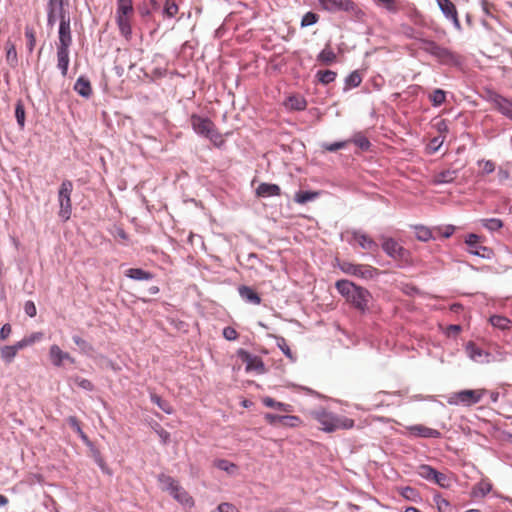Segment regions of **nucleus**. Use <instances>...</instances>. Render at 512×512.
<instances>
[{"mask_svg":"<svg viewBox=\"0 0 512 512\" xmlns=\"http://www.w3.org/2000/svg\"><path fill=\"white\" fill-rule=\"evenodd\" d=\"M309 416L319 424L320 430L327 433L352 429L355 424L353 419L337 415L324 407L309 411Z\"/></svg>","mask_w":512,"mask_h":512,"instance_id":"obj_1","label":"nucleus"},{"mask_svg":"<svg viewBox=\"0 0 512 512\" xmlns=\"http://www.w3.org/2000/svg\"><path fill=\"white\" fill-rule=\"evenodd\" d=\"M335 287L357 310L364 312L368 309L371 294L367 289L357 286L348 280H338Z\"/></svg>","mask_w":512,"mask_h":512,"instance_id":"obj_2","label":"nucleus"},{"mask_svg":"<svg viewBox=\"0 0 512 512\" xmlns=\"http://www.w3.org/2000/svg\"><path fill=\"white\" fill-rule=\"evenodd\" d=\"M190 122L193 130L197 134L208 138L214 146L220 148L224 145V137L209 118L193 114L190 117Z\"/></svg>","mask_w":512,"mask_h":512,"instance_id":"obj_3","label":"nucleus"},{"mask_svg":"<svg viewBox=\"0 0 512 512\" xmlns=\"http://www.w3.org/2000/svg\"><path fill=\"white\" fill-rule=\"evenodd\" d=\"M134 15L132 0H117L116 23L119 31L125 39L129 40L132 35L131 21Z\"/></svg>","mask_w":512,"mask_h":512,"instance_id":"obj_4","label":"nucleus"},{"mask_svg":"<svg viewBox=\"0 0 512 512\" xmlns=\"http://www.w3.org/2000/svg\"><path fill=\"white\" fill-rule=\"evenodd\" d=\"M323 10L329 12L345 11L351 13L354 17L361 20L365 13L351 0H318Z\"/></svg>","mask_w":512,"mask_h":512,"instance_id":"obj_5","label":"nucleus"},{"mask_svg":"<svg viewBox=\"0 0 512 512\" xmlns=\"http://www.w3.org/2000/svg\"><path fill=\"white\" fill-rule=\"evenodd\" d=\"M73 184L70 180L62 181L58 191L59 212L58 215L63 221H67L71 217L72 203L71 193Z\"/></svg>","mask_w":512,"mask_h":512,"instance_id":"obj_6","label":"nucleus"},{"mask_svg":"<svg viewBox=\"0 0 512 512\" xmlns=\"http://www.w3.org/2000/svg\"><path fill=\"white\" fill-rule=\"evenodd\" d=\"M338 267L342 272L362 279H373L379 275V270L366 264H354L348 261L339 262Z\"/></svg>","mask_w":512,"mask_h":512,"instance_id":"obj_7","label":"nucleus"},{"mask_svg":"<svg viewBox=\"0 0 512 512\" xmlns=\"http://www.w3.org/2000/svg\"><path fill=\"white\" fill-rule=\"evenodd\" d=\"M486 392L487 391L485 389L462 390L455 392L449 397L448 403L450 405L463 404L466 406H471L480 402Z\"/></svg>","mask_w":512,"mask_h":512,"instance_id":"obj_8","label":"nucleus"},{"mask_svg":"<svg viewBox=\"0 0 512 512\" xmlns=\"http://www.w3.org/2000/svg\"><path fill=\"white\" fill-rule=\"evenodd\" d=\"M382 249L397 261L407 262L409 260V252L393 238H384Z\"/></svg>","mask_w":512,"mask_h":512,"instance_id":"obj_9","label":"nucleus"},{"mask_svg":"<svg viewBox=\"0 0 512 512\" xmlns=\"http://www.w3.org/2000/svg\"><path fill=\"white\" fill-rule=\"evenodd\" d=\"M439 9L447 20H450L457 31L462 30V26L458 17V11L455 4L451 0H435Z\"/></svg>","mask_w":512,"mask_h":512,"instance_id":"obj_10","label":"nucleus"},{"mask_svg":"<svg viewBox=\"0 0 512 512\" xmlns=\"http://www.w3.org/2000/svg\"><path fill=\"white\" fill-rule=\"evenodd\" d=\"M465 243L468 245V252L482 258H490L492 255V250L488 247L482 246L480 244V236L477 234L471 233L468 234Z\"/></svg>","mask_w":512,"mask_h":512,"instance_id":"obj_11","label":"nucleus"},{"mask_svg":"<svg viewBox=\"0 0 512 512\" xmlns=\"http://www.w3.org/2000/svg\"><path fill=\"white\" fill-rule=\"evenodd\" d=\"M49 358H50L51 363L56 367L62 366L64 361H69L72 364L75 363V359L73 357H71L69 353L64 352L56 344H53L50 346Z\"/></svg>","mask_w":512,"mask_h":512,"instance_id":"obj_12","label":"nucleus"},{"mask_svg":"<svg viewBox=\"0 0 512 512\" xmlns=\"http://www.w3.org/2000/svg\"><path fill=\"white\" fill-rule=\"evenodd\" d=\"M71 43L70 19L66 16H62L59 25V43L57 44V47L69 48Z\"/></svg>","mask_w":512,"mask_h":512,"instance_id":"obj_13","label":"nucleus"},{"mask_svg":"<svg viewBox=\"0 0 512 512\" xmlns=\"http://www.w3.org/2000/svg\"><path fill=\"white\" fill-rule=\"evenodd\" d=\"M509 356V352L505 350L504 347L498 344H491L487 349V359L486 364L495 363V362H505Z\"/></svg>","mask_w":512,"mask_h":512,"instance_id":"obj_14","label":"nucleus"},{"mask_svg":"<svg viewBox=\"0 0 512 512\" xmlns=\"http://www.w3.org/2000/svg\"><path fill=\"white\" fill-rule=\"evenodd\" d=\"M351 235L352 239L350 242H356L362 249L368 251H376L378 249V244L369 235L361 231H353Z\"/></svg>","mask_w":512,"mask_h":512,"instance_id":"obj_15","label":"nucleus"},{"mask_svg":"<svg viewBox=\"0 0 512 512\" xmlns=\"http://www.w3.org/2000/svg\"><path fill=\"white\" fill-rule=\"evenodd\" d=\"M48 24L54 25L58 18L65 16L63 0H49L47 5Z\"/></svg>","mask_w":512,"mask_h":512,"instance_id":"obj_16","label":"nucleus"},{"mask_svg":"<svg viewBox=\"0 0 512 512\" xmlns=\"http://www.w3.org/2000/svg\"><path fill=\"white\" fill-rule=\"evenodd\" d=\"M406 429L411 435L417 437L439 438L441 435V433L438 430L429 428L422 424L407 426Z\"/></svg>","mask_w":512,"mask_h":512,"instance_id":"obj_17","label":"nucleus"},{"mask_svg":"<svg viewBox=\"0 0 512 512\" xmlns=\"http://www.w3.org/2000/svg\"><path fill=\"white\" fill-rule=\"evenodd\" d=\"M465 349L471 360L481 364H486V361L484 360L487 359V350L481 349L472 341L467 343Z\"/></svg>","mask_w":512,"mask_h":512,"instance_id":"obj_18","label":"nucleus"},{"mask_svg":"<svg viewBox=\"0 0 512 512\" xmlns=\"http://www.w3.org/2000/svg\"><path fill=\"white\" fill-rule=\"evenodd\" d=\"M492 102H493L495 108L500 113H502L506 117L512 119V102L511 101H509L508 99H506L500 95H495L492 98Z\"/></svg>","mask_w":512,"mask_h":512,"instance_id":"obj_19","label":"nucleus"},{"mask_svg":"<svg viewBox=\"0 0 512 512\" xmlns=\"http://www.w3.org/2000/svg\"><path fill=\"white\" fill-rule=\"evenodd\" d=\"M256 195L263 198L280 196L281 188L277 184L261 183L256 189Z\"/></svg>","mask_w":512,"mask_h":512,"instance_id":"obj_20","label":"nucleus"},{"mask_svg":"<svg viewBox=\"0 0 512 512\" xmlns=\"http://www.w3.org/2000/svg\"><path fill=\"white\" fill-rule=\"evenodd\" d=\"M69 48L57 47V67L60 69L62 76H66L69 66Z\"/></svg>","mask_w":512,"mask_h":512,"instance_id":"obj_21","label":"nucleus"},{"mask_svg":"<svg viewBox=\"0 0 512 512\" xmlns=\"http://www.w3.org/2000/svg\"><path fill=\"white\" fill-rule=\"evenodd\" d=\"M238 291L241 298L246 302L254 305H259L261 303V297L251 287L243 285L238 288Z\"/></svg>","mask_w":512,"mask_h":512,"instance_id":"obj_22","label":"nucleus"},{"mask_svg":"<svg viewBox=\"0 0 512 512\" xmlns=\"http://www.w3.org/2000/svg\"><path fill=\"white\" fill-rule=\"evenodd\" d=\"M377 4L391 14H396L405 9L402 0H377Z\"/></svg>","mask_w":512,"mask_h":512,"instance_id":"obj_23","label":"nucleus"},{"mask_svg":"<svg viewBox=\"0 0 512 512\" xmlns=\"http://www.w3.org/2000/svg\"><path fill=\"white\" fill-rule=\"evenodd\" d=\"M170 494L181 504L187 506H192L194 504L193 498L179 484L170 492Z\"/></svg>","mask_w":512,"mask_h":512,"instance_id":"obj_24","label":"nucleus"},{"mask_svg":"<svg viewBox=\"0 0 512 512\" xmlns=\"http://www.w3.org/2000/svg\"><path fill=\"white\" fill-rule=\"evenodd\" d=\"M74 90L82 97L89 98L92 94L90 81L84 77H79L75 84Z\"/></svg>","mask_w":512,"mask_h":512,"instance_id":"obj_25","label":"nucleus"},{"mask_svg":"<svg viewBox=\"0 0 512 512\" xmlns=\"http://www.w3.org/2000/svg\"><path fill=\"white\" fill-rule=\"evenodd\" d=\"M125 276L137 281H148L154 277L152 273L141 268H130L125 271Z\"/></svg>","mask_w":512,"mask_h":512,"instance_id":"obj_26","label":"nucleus"},{"mask_svg":"<svg viewBox=\"0 0 512 512\" xmlns=\"http://www.w3.org/2000/svg\"><path fill=\"white\" fill-rule=\"evenodd\" d=\"M336 59L337 55L329 45H326L317 55V61L322 65H331L336 62Z\"/></svg>","mask_w":512,"mask_h":512,"instance_id":"obj_27","label":"nucleus"},{"mask_svg":"<svg viewBox=\"0 0 512 512\" xmlns=\"http://www.w3.org/2000/svg\"><path fill=\"white\" fill-rule=\"evenodd\" d=\"M21 349H23V347H18V342H16L14 345L3 346L0 349L1 358L6 363H11L17 355L18 351Z\"/></svg>","mask_w":512,"mask_h":512,"instance_id":"obj_28","label":"nucleus"},{"mask_svg":"<svg viewBox=\"0 0 512 512\" xmlns=\"http://www.w3.org/2000/svg\"><path fill=\"white\" fill-rule=\"evenodd\" d=\"M285 106L291 110L301 111L306 108L307 102L305 98L300 95H292L286 100Z\"/></svg>","mask_w":512,"mask_h":512,"instance_id":"obj_29","label":"nucleus"},{"mask_svg":"<svg viewBox=\"0 0 512 512\" xmlns=\"http://www.w3.org/2000/svg\"><path fill=\"white\" fill-rule=\"evenodd\" d=\"M415 236L419 241H429L430 239H436V235L434 233V227L429 228L423 225L415 226Z\"/></svg>","mask_w":512,"mask_h":512,"instance_id":"obj_30","label":"nucleus"},{"mask_svg":"<svg viewBox=\"0 0 512 512\" xmlns=\"http://www.w3.org/2000/svg\"><path fill=\"white\" fill-rule=\"evenodd\" d=\"M320 196L319 191H298L294 195V201L298 204H306L307 202L314 201Z\"/></svg>","mask_w":512,"mask_h":512,"instance_id":"obj_31","label":"nucleus"},{"mask_svg":"<svg viewBox=\"0 0 512 512\" xmlns=\"http://www.w3.org/2000/svg\"><path fill=\"white\" fill-rule=\"evenodd\" d=\"M492 489V484L485 479H482L472 488L471 495L473 497H484L486 496Z\"/></svg>","mask_w":512,"mask_h":512,"instance_id":"obj_32","label":"nucleus"},{"mask_svg":"<svg viewBox=\"0 0 512 512\" xmlns=\"http://www.w3.org/2000/svg\"><path fill=\"white\" fill-rule=\"evenodd\" d=\"M262 403L269 408H275L283 412L290 413L293 411V406L290 404L278 402L271 397H264Z\"/></svg>","mask_w":512,"mask_h":512,"instance_id":"obj_33","label":"nucleus"},{"mask_svg":"<svg viewBox=\"0 0 512 512\" xmlns=\"http://www.w3.org/2000/svg\"><path fill=\"white\" fill-rule=\"evenodd\" d=\"M489 321L493 327L500 330L512 329V321L504 316L494 315L490 317Z\"/></svg>","mask_w":512,"mask_h":512,"instance_id":"obj_34","label":"nucleus"},{"mask_svg":"<svg viewBox=\"0 0 512 512\" xmlns=\"http://www.w3.org/2000/svg\"><path fill=\"white\" fill-rule=\"evenodd\" d=\"M457 177V170L455 169H446L435 175L436 183H451Z\"/></svg>","mask_w":512,"mask_h":512,"instance_id":"obj_35","label":"nucleus"},{"mask_svg":"<svg viewBox=\"0 0 512 512\" xmlns=\"http://www.w3.org/2000/svg\"><path fill=\"white\" fill-rule=\"evenodd\" d=\"M315 76L321 84L328 85L335 81L337 73L332 70H319Z\"/></svg>","mask_w":512,"mask_h":512,"instance_id":"obj_36","label":"nucleus"},{"mask_svg":"<svg viewBox=\"0 0 512 512\" xmlns=\"http://www.w3.org/2000/svg\"><path fill=\"white\" fill-rule=\"evenodd\" d=\"M214 466L220 470L227 472L230 475H233L237 472L238 467L236 464L225 460V459H217L214 461Z\"/></svg>","mask_w":512,"mask_h":512,"instance_id":"obj_37","label":"nucleus"},{"mask_svg":"<svg viewBox=\"0 0 512 512\" xmlns=\"http://www.w3.org/2000/svg\"><path fill=\"white\" fill-rule=\"evenodd\" d=\"M362 82V77L358 71H353L345 79L344 90L347 91L351 88L358 87Z\"/></svg>","mask_w":512,"mask_h":512,"instance_id":"obj_38","label":"nucleus"},{"mask_svg":"<svg viewBox=\"0 0 512 512\" xmlns=\"http://www.w3.org/2000/svg\"><path fill=\"white\" fill-rule=\"evenodd\" d=\"M428 98L433 106L438 107L446 101V92L442 89H435Z\"/></svg>","mask_w":512,"mask_h":512,"instance_id":"obj_39","label":"nucleus"},{"mask_svg":"<svg viewBox=\"0 0 512 512\" xmlns=\"http://www.w3.org/2000/svg\"><path fill=\"white\" fill-rule=\"evenodd\" d=\"M421 46L420 48L425 52L433 55L435 57L436 53L440 51L441 47L436 42L427 39H420Z\"/></svg>","mask_w":512,"mask_h":512,"instance_id":"obj_40","label":"nucleus"},{"mask_svg":"<svg viewBox=\"0 0 512 512\" xmlns=\"http://www.w3.org/2000/svg\"><path fill=\"white\" fill-rule=\"evenodd\" d=\"M44 334L42 332H34L30 334L29 336L23 338L22 340L18 341V347L26 348L35 342L40 341L43 338Z\"/></svg>","mask_w":512,"mask_h":512,"instance_id":"obj_41","label":"nucleus"},{"mask_svg":"<svg viewBox=\"0 0 512 512\" xmlns=\"http://www.w3.org/2000/svg\"><path fill=\"white\" fill-rule=\"evenodd\" d=\"M6 61L12 67L17 64V51L15 45L10 41L6 43Z\"/></svg>","mask_w":512,"mask_h":512,"instance_id":"obj_42","label":"nucleus"},{"mask_svg":"<svg viewBox=\"0 0 512 512\" xmlns=\"http://www.w3.org/2000/svg\"><path fill=\"white\" fill-rule=\"evenodd\" d=\"M455 226L453 225H444V226H436L434 227V233L436 235V239L439 237L449 238L455 232Z\"/></svg>","mask_w":512,"mask_h":512,"instance_id":"obj_43","label":"nucleus"},{"mask_svg":"<svg viewBox=\"0 0 512 512\" xmlns=\"http://www.w3.org/2000/svg\"><path fill=\"white\" fill-rule=\"evenodd\" d=\"M25 37L27 39L28 51L31 53V52H33L35 45H36V33H35V30L33 27L26 26Z\"/></svg>","mask_w":512,"mask_h":512,"instance_id":"obj_44","label":"nucleus"},{"mask_svg":"<svg viewBox=\"0 0 512 512\" xmlns=\"http://www.w3.org/2000/svg\"><path fill=\"white\" fill-rule=\"evenodd\" d=\"M436 471L437 470L434 469L432 466L426 465V464L420 465L419 468H418L419 476H421L422 478H424V479H426L428 481H432L433 480Z\"/></svg>","mask_w":512,"mask_h":512,"instance_id":"obj_45","label":"nucleus"},{"mask_svg":"<svg viewBox=\"0 0 512 512\" xmlns=\"http://www.w3.org/2000/svg\"><path fill=\"white\" fill-rule=\"evenodd\" d=\"M150 398H151V401L153 403H155L165 413L171 414L173 412V409H172L171 405L168 402L164 401L157 394H151Z\"/></svg>","mask_w":512,"mask_h":512,"instance_id":"obj_46","label":"nucleus"},{"mask_svg":"<svg viewBox=\"0 0 512 512\" xmlns=\"http://www.w3.org/2000/svg\"><path fill=\"white\" fill-rule=\"evenodd\" d=\"M481 223L489 231H497L503 227V222L497 218L482 219Z\"/></svg>","mask_w":512,"mask_h":512,"instance_id":"obj_47","label":"nucleus"},{"mask_svg":"<svg viewBox=\"0 0 512 512\" xmlns=\"http://www.w3.org/2000/svg\"><path fill=\"white\" fill-rule=\"evenodd\" d=\"M319 18L317 13L309 11L302 17L300 25L302 28L314 25L319 21Z\"/></svg>","mask_w":512,"mask_h":512,"instance_id":"obj_48","label":"nucleus"},{"mask_svg":"<svg viewBox=\"0 0 512 512\" xmlns=\"http://www.w3.org/2000/svg\"><path fill=\"white\" fill-rule=\"evenodd\" d=\"M159 481L163 485V490L169 492H171L178 485V482L175 479L164 474L159 476Z\"/></svg>","mask_w":512,"mask_h":512,"instance_id":"obj_49","label":"nucleus"},{"mask_svg":"<svg viewBox=\"0 0 512 512\" xmlns=\"http://www.w3.org/2000/svg\"><path fill=\"white\" fill-rule=\"evenodd\" d=\"M432 482L438 484L442 488H448L451 485V479L444 473L436 471Z\"/></svg>","mask_w":512,"mask_h":512,"instance_id":"obj_50","label":"nucleus"},{"mask_svg":"<svg viewBox=\"0 0 512 512\" xmlns=\"http://www.w3.org/2000/svg\"><path fill=\"white\" fill-rule=\"evenodd\" d=\"M302 424V420L298 416L289 415L282 416L281 425L285 427H298Z\"/></svg>","mask_w":512,"mask_h":512,"instance_id":"obj_51","label":"nucleus"},{"mask_svg":"<svg viewBox=\"0 0 512 512\" xmlns=\"http://www.w3.org/2000/svg\"><path fill=\"white\" fill-rule=\"evenodd\" d=\"M178 13V5L174 0H166L164 5V14L167 17H174Z\"/></svg>","mask_w":512,"mask_h":512,"instance_id":"obj_52","label":"nucleus"},{"mask_svg":"<svg viewBox=\"0 0 512 512\" xmlns=\"http://www.w3.org/2000/svg\"><path fill=\"white\" fill-rule=\"evenodd\" d=\"M349 143H350V140L338 141V142H334V143H325V144H323L322 147L326 151L336 152L337 150L345 148Z\"/></svg>","mask_w":512,"mask_h":512,"instance_id":"obj_53","label":"nucleus"},{"mask_svg":"<svg viewBox=\"0 0 512 512\" xmlns=\"http://www.w3.org/2000/svg\"><path fill=\"white\" fill-rule=\"evenodd\" d=\"M15 116L17 119V123L20 127H24L25 124V110L24 106L21 102H18L15 107Z\"/></svg>","mask_w":512,"mask_h":512,"instance_id":"obj_54","label":"nucleus"},{"mask_svg":"<svg viewBox=\"0 0 512 512\" xmlns=\"http://www.w3.org/2000/svg\"><path fill=\"white\" fill-rule=\"evenodd\" d=\"M434 500L439 512H451V506L448 500L441 496H436Z\"/></svg>","mask_w":512,"mask_h":512,"instance_id":"obj_55","label":"nucleus"},{"mask_svg":"<svg viewBox=\"0 0 512 512\" xmlns=\"http://www.w3.org/2000/svg\"><path fill=\"white\" fill-rule=\"evenodd\" d=\"M401 495L410 501H417V498L419 497L418 492L412 488V487H404L401 489Z\"/></svg>","mask_w":512,"mask_h":512,"instance_id":"obj_56","label":"nucleus"},{"mask_svg":"<svg viewBox=\"0 0 512 512\" xmlns=\"http://www.w3.org/2000/svg\"><path fill=\"white\" fill-rule=\"evenodd\" d=\"M435 57L442 62H449L454 59L453 53L444 47H441L440 51L436 53Z\"/></svg>","mask_w":512,"mask_h":512,"instance_id":"obj_57","label":"nucleus"},{"mask_svg":"<svg viewBox=\"0 0 512 512\" xmlns=\"http://www.w3.org/2000/svg\"><path fill=\"white\" fill-rule=\"evenodd\" d=\"M68 422L70 426L81 436L83 440H87V436L83 432L78 419L74 416L69 417Z\"/></svg>","mask_w":512,"mask_h":512,"instance_id":"obj_58","label":"nucleus"},{"mask_svg":"<svg viewBox=\"0 0 512 512\" xmlns=\"http://www.w3.org/2000/svg\"><path fill=\"white\" fill-rule=\"evenodd\" d=\"M353 142L358 146L360 147L362 150H368L369 147H370V142L369 140L364 137V136H355L354 139H353Z\"/></svg>","mask_w":512,"mask_h":512,"instance_id":"obj_59","label":"nucleus"},{"mask_svg":"<svg viewBox=\"0 0 512 512\" xmlns=\"http://www.w3.org/2000/svg\"><path fill=\"white\" fill-rule=\"evenodd\" d=\"M223 337L229 341H233L238 338V332L233 327L228 326L223 329Z\"/></svg>","mask_w":512,"mask_h":512,"instance_id":"obj_60","label":"nucleus"},{"mask_svg":"<svg viewBox=\"0 0 512 512\" xmlns=\"http://www.w3.org/2000/svg\"><path fill=\"white\" fill-rule=\"evenodd\" d=\"M75 383H76L79 387H81L82 389H85V390H88V391H91V390H93V389H94V385H93V383H92L90 380L85 379V378H79V377H77V378L75 379Z\"/></svg>","mask_w":512,"mask_h":512,"instance_id":"obj_61","label":"nucleus"},{"mask_svg":"<svg viewBox=\"0 0 512 512\" xmlns=\"http://www.w3.org/2000/svg\"><path fill=\"white\" fill-rule=\"evenodd\" d=\"M24 311L28 316L34 317L37 313V309L34 302L27 301L24 305Z\"/></svg>","mask_w":512,"mask_h":512,"instance_id":"obj_62","label":"nucleus"},{"mask_svg":"<svg viewBox=\"0 0 512 512\" xmlns=\"http://www.w3.org/2000/svg\"><path fill=\"white\" fill-rule=\"evenodd\" d=\"M217 510L219 512H239V510L230 503H221L218 505Z\"/></svg>","mask_w":512,"mask_h":512,"instance_id":"obj_63","label":"nucleus"},{"mask_svg":"<svg viewBox=\"0 0 512 512\" xmlns=\"http://www.w3.org/2000/svg\"><path fill=\"white\" fill-rule=\"evenodd\" d=\"M481 8L483 10V12L490 16L492 15L493 13V10H494V5L492 3H490L488 0H481Z\"/></svg>","mask_w":512,"mask_h":512,"instance_id":"obj_64","label":"nucleus"}]
</instances>
